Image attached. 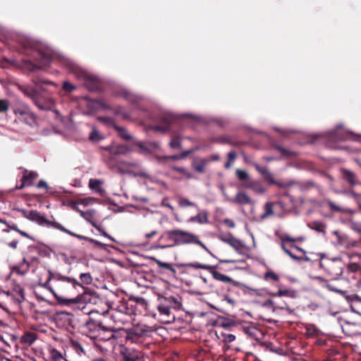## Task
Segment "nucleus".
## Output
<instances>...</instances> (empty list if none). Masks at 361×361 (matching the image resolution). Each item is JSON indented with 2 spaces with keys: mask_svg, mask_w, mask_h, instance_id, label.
I'll list each match as a JSON object with an SVG mask.
<instances>
[{
  "mask_svg": "<svg viewBox=\"0 0 361 361\" xmlns=\"http://www.w3.org/2000/svg\"><path fill=\"white\" fill-rule=\"evenodd\" d=\"M9 107V102L6 99H0V113L6 112Z\"/></svg>",
  "mask_w": 361,
  "mask_h": 361,
  "instance_id": "obj_52",
  "label": "nucleus"
},
{
  "mask_svg": "<svg viewBox=\"0 0 361 361\" xmlns=\"http://www.w3.org/2000/svg\"><path fill=\"white\" fill-rule=\"evenodd\" d=\"M168 239L173 242L171 245H159L161 249H166L173 246H179L182 245L194 244L198 245L202 247L212 257H216L207 247V246L199 239V237L193 233L180 229H173L166 231Z\"/></svg>",
  "mask_w": 361,
  "mask_h": 361,
  "instance_id": "obj_3",
  "label": "nucleus"
},
{
  "mask_svg": "<svg viewBox=\"0 0 361 361\" xmlns=\"http://www.w3.org/2000/svg\"><path fill=\"white\" fill-rule=\"evenodd\" d=\"M164 300L166 303H170V304L174 303V307H178L180 305V303L177 300V299L173 296L164 298Z\"/></svg>",
  "mask_w": 361,
  "mask_h": 361,
  "instance_id": "obj_54",
  "label": "nucleus"
},
{
  "mask_svg": "<svg viewBox=\"0 0 361 361\" xmlns=\"http://www.w3.org/2000/svg\"><path fill=\"white\" fill-rule=\"evenodd\" d=\"M115 114L121 116L123 118H128L129 117L128 113L126 112L122 107L118 106L114 110Z\"/></svg>",
  "mask_w": 361,
  "mask_h": 361,
  "instance_id": "obj_51",
  "label": "nucleus"
},
{
  "mask_svg": "<svg viewBox=\"0 0 361 361\" xmlns=\"http://www.w3.org/2000/svg\"><path fill=\"white\" fill-rule=\"evenodd\" d=\"M75 349L76 352H77L79 355H80V354H82V353H85V352H84V349H83L82 346L80 344H79V343H77V344L75 345Z\"/></svg>",
  "mask_w": 361,
  "mask_h": 361,
  "instance_id": "obj_63",
  "label": "nucleus"
},
{
  "mask_svg": "<svg viewBox=\"0 0 361 361\" xmlns=\"http://www.w3.org/2000/svg\"><path fill=\"white\" fill-rule=\"evenodd\" d=\"M314 226L313 227V229H314L315 231L319 232V233H324V229L322 228L323 227V224H321V223H318V222H314Z\"/></svg>",
  "mask_w": 361,
  "mask_h": 361,
  "instance_id": "obj_61",
  "label": "nucleus"
},
{
  "mask_svg": "<svg viewBox=\"0 0 361 361\" xmlns=\"http://www.w3.org/2000/svg\"><path fill=\"white\" fill-rule=\"evenodd\" d=\"M208 163L209 160L207 159H197L192 162V167L196 171L204 173Z\"/></svg>",
  "mask_w": 361,
  "mask_h": 361,
  "instance_id": "obj_25",
  "label": "nucleus"
},
{
  "mask_svg": "<svg viewBox=\"0 0 361 361\" xmlns=\"http://www.w3.org/2000/svg\"><path fill=\"white\" fill-rule=\"evenodd\" d=\"M121 354L124 361H139L140 360V353L133 348H122Z\"/></svg>",
  "mask_w": 361,
  "mask_h": 361,
  "instance_id": "obj_13",
  "label": "nucleus"
},
{
  "mask_svg": "<svg viewBox=\"0 0 361 361\" xmlns=\"http://www.w3.org/2000/svg\"><path fill=\"white\" fill-rule=\"evenodd\" d=\"M176 116L170 113V112H164L162 114L161 116V119L165 124H170L171 123L173 122L176 118Z\"/></svg>",
  "mask_w": 361,
  "mask_h": 361,
  "instance_id": "obj_35",
  "label": "nucleus"
},
{
  "mask_svg": "<svg viewBox=\"0 0 361 361\" xmlns=\"http://www.w3.org/2000/svg\"><path fill=\"white\" fill-rule=\"evenodd\" d=\"M114 128L116 130L118 135H119L120 137L125 140H129L131 139V135L124 128L119 126H115Z\"/></svg>",
  "mask_w": 361,
  "mask_h": 361,
  "instance_id": "obj_37",
  "label": "nucleus"
},
{
  "mask_svg": "<svg viewBox=\"0 0 361 361\" xmlns=\"http://www.w3.org/2000/svg\"><path fill=\"white\" fill-rule=\"evenodd\" d=\"M219 238L221 241L231 245L238 253H241V249L245 247L241 240L237 239L229 233L220 234Z\"/></svg>",
  "mask_w": 361,
  "mask_h": 361,
  "instance_id": "obj_12",
  "label": "nucleus"
},
{
  "mask_svg": "<svg viewBox=\"0 0 361 361\" xmlns=\"http://www.w3.org/2000/svg\"><path fill=\"white\" fill-rule=\"evenodd\" d=\"M30 269V265H25V268L19 267L18 266L13 267L12 268V271L16 273L18 275L24 276L25 275Z\"/></svg>",
  "mask_w": 361,
  "mask_h": 361,
  "instance_id": "obj_42",
  "label": "nucleus"
},
{
  "mask_svg": "<svg viewBox=\"0 0 361 361\" xmlns=\"http://www.w3.org/2000/svg\"><path fill=\"white\" fill-rule=\"evenodd\" d=\"M172 169L183 174L187 178L190 179L193 178V175L192 173H190L189 171H188L184 167H179V166H173Z\"/></svg>",
  "mask_w": 361,
  "mask_h": 361,
  "instance_id": "obj_41",
  "label": "nucleus"
},
{
  "mask_svg": "<svg viewBox=\"0 0 361 361\" xmlns=\"http://www.w3.org/2000/svg\"><path fill=\"white\" fill-rule=\"evenodd\" d=\"M157 309L161 315L169 317L171 314V310L167 304L161 303L157 307Z\"/></svg>",
  "mask_w": 361,
  "mask_h": 361,
  "instance_id": "obj_40",
  "label": "nucleus"
},
{
  "mask_svg": "<svg viewBox=\"0 0 361 361\" xmlns=\"http://www.w3.org/2000/svg\"><path fill=\"white\" fill-rule=\"evenodd\" d=\"M53 227H54L55 228L60 230L63 232H65L72 236L75 237V235H76V233H74L72 231L66 229L65 227H63L61 224H59L58 222H54Z\"/></svg>",
  "mask_w": 361,
  "mask_h": 361,
  "instance_id": "obj_45",
  "label": "nucleus"
},
{
  "mask_svg": "<svg viewBox=\"0 0 361 361\" xmlns=\"http://www.w3.org/2000/svg\"><path fill=\"white\" fill-rule=\"evenodd\" d=\"M256 170L262 175L263 177L270 183H274V177L271 173H270L267 166H261L256 162H250Z\"/></svg>",
  "mask_w": 361,
  "mask_h": 361,
  "instance_id": "obj_20",
  "label": "nucleus"
},
{
  "mask_svg": "<svg viewBox=\"0 0 361 361\" xmlns=\"http://www.w3.org/2000/svg\"><path fill=\"white\" fill-rule=\"evenodd\" d=\"M56 60L59 63L69 70L73 73L80 80L84 81L87 88L89 89V83L90 82V77L84 69L80 67L75 61L63 55H59L56 56Z\"/></svg>",
  "mask_w": 361,
  "mask_h": 361,
  "instance_id": "obj_7",
  "label": "nucleus"
},
{
  "mask_svg": "<svg viewBox=\"0 0 361 361\" xmlns=\"http://www.w3.org/2000/svg\"><path fill=\"white\" fill-rule=\"evenodd\" d=\"M104 149L113 155L126 154L130 152V149L124 145L116 146L109 145L106 147Z\"/></svg>",
  "mask_w": 361,
  "mask_h": 361,
  "instance_id": "obj_19",
  "label": "nucleus"
},
{
  "mask_svg": "<svg viewBox=\"0 0 361 361\" xmlns=\"http://www.w3.org/2000/svg\"><path fill=\"white\" fill-rule=\"evenodd\" d=\"M344 266L340 257L325 258L324 255H322L319 262V267L334 280H338L341 278Z\"/></svg>",
  "mask_w": 361,
  "mask_h": 361,
  "instance_id": "obj_6",
  "label": "nucleus"
},
{
  "mask_svg": "<svg viewBox=\"0 0 361 361\" xmlns=\"http://www.w3.org/2000/svg\"><path fill=\"white\" fill-rule=\"evenodd\" d=\"M80 278L82 283L89 284L90 283V274L89 273H84L81 274L80 276Z\"/></svg>",
  "mask_w": 361,
  "mask_h": 361,
  "instance_id": "obj_58",
  "label": "nucleus"
},
{
  "mask_svg": "<svg viewBox=\"0 0 361 361\" xmlns=\"http://www.w3.org/2000/svg\"><path fill=\"white\" fill-rule=\"evenodd\" d=\"M56 319L63 320L66 324H71L73 320V314L65 311H61L57 312Z\"/></svg>",
  "mask_w": 361,
  "mask_h": 361,
  "instance_id": "obj_29",
  "label": "nucleus"
},
{
  "mask_svg": "<svg viewBox=\"0 0 361 361\" xmlns=\"http://www.w3.org/2000/svg\"><path fill=\"white\" fill-rule=\"evenodd\" d=\"M153 259L159 267L166 269L167 270H169L172 273L176 274V271L171 264H169L168 262H162L159 259H157L156 258H154Z\"/></svg>",
  "mask_w": 361,
  "mask_h": 361,
  "instance_id": "obj_38",
  "label": "nucleus"
},
{
  "mask_svg": "<svg viewBox=\"0 0 361 361\" xmlns=\"http://www.w3.org/2000/svg\"><path fill=\"white\" fill-rule=\"evenodd\" d=\"M109 308L106 299L92 290V318L108 319Z\"/></svg>",
  "mask_w": 361,
  "mask_h": 361,
  "instance_id": "obj_8",
  "label": "nucleus"
},
{
  "mask_svg": "<svg viewBox=\"0 0 361 361\" xmlns=\"http://www.w3.org/2000/svg\"><path fill=\"white\" fill-rule=\"evenodd\" d=\"M91 242H92V245H94V246H97V247H101V248H102L104 250H106V248L108 247L107 244L104 243H101V242H99L98 240H96L92 239Z\"/></svg>",
  "mask_w": 361,
  "mask_h": 361,
  "instance_id": "obj_59",
  "label": "nucleus"
},
{
  "mask_svg": "<svg viewBox=\"0 0 361 361\" xmlns=\"http://www.w3.org/2000/svg\"><path fill=\"white\" fill-rule=\"evenodd\" d=\"M235 175L238 180L240 181H243L244 183H248V180H252V179L250 178V175L248 173L244 170L241 169H236L235 170Z\"/></svg>",
  "mask_w": 361,
  "mask_h": 361,
  "instance_id": "obj_32",
  "label": "nucleus"
},
{
  "mask_svg": "<svg viewBox=\"0 0 361 361\" xmlns=\"http://www.w3.org/2000/svg\"><path fill=\"white\" fill-rule=\"evenodd\" d=\"M96 194L101 197L106 196V190L103 187V183L97 179H92V195Z\"/></svg>",
  "mask_w": 361,
  "mask_h": 361,
  "instance_id": "obj_18",
  "label": "nucleus"
},
{
  "mask_svg": "<svg viewBox=\"0 0 361 361\" xmlns=\"http://www.w3.org/2000/svg\"><path fill=\"white\" fill-rule=\"evenodd\" d=\"M106 319L92 318V343L95 348L101 352L106 349L100 341L105 343L114 337L112 331L103 325Z\"/></svg>",
  "mask_w": 361,
  "mask_h": 361,
  "instance_id": "obj_4",
  "label": "nucleus"
},
{
  "mask_svg": "<svg viewBox=\"0 0 361 361\" xmlns=\"http://www.w3.org/2000/svg\"><path fill=\"white\" fill-rule=\"evenodd\" d=\"M92 111L93 110H103L108 108V106L103 102L92 99Z\"/></svg>",
  "mask_w": 361,
  "mask_h": 361,
  "instance_id": "obj_36",
  "label": "nucleus"
},
{
  "mask_svg": "<svg viewBox=\"0 0 361 361\" xmlns=\"http://www.w3.org/2000/svg\"><path fill=\"white\" fill-rule=\"evenodd\" d=\"M33 85H19V90L27 97L32 99L34 104L40 110H51L53 104L43 103L44 100L43 92L44 89L42 87V84L50 85L54 87H57V84L54 82L36 78L32 79Z\"/></svg>",
  "mask_w": 361,
  "mask_h": 361,
  "instance_id": "obj_2",
  "label": "nucleus"
},
{
  "mask_svg": "<svg viewBox=\"0 0 361 361\" xmlns=\"http://www.w3.org/2000/svg\"><path fill=\"white\" fill-rule=\"evenodd\" d=\"M119 94L130 102H135L138 99L136 95L124 88L121 89V92Z\"/></svg>",
  "mask_w": 361,
  "mask_h": 361,
  "instance_id": "obj_34",
  "label": "nucleus"
},
{
  "mask_svg": "<svg viewBox=\"0 0 361 361\" xmlns=\"http://www.w3.org/2000/svg\"><path fill=\"white\" fill-rule=\"evenodd\" d=\"M189 222H197L200 224H206L208 222V216L207 213L205 211H202L199 212L197 215L194 216H191L189 220Z\"/></svg>",
  "mask_w": 361,
  "mask_h": 361,
  "instance_id": "obj_27",
  "label": "nucleus"
},
{
  "mask_svg": "<svg viewBox=\"0 0 361 361\" xmlns=\"http://www.w3.org/2000/svg\"><path fill=\"white\" fill-rule=\"evenodd\" d=\"M221 338L224 343H231L235 339V336L233 334H221Z\"/></svg>",
  "mask_w": 361,
  "mask_h": 361,
  "instance_id": "obj_50",
  "label": "nucleus"
},
{
  "mask_svg": "<svg viewBox=\"0 0 361 361\" xmlns=\"http://www.w3.org/2000/svg\"><path fill=\"white\" fill-rule=\"evenodd\" d=\"M103 138L104 137L99 133L98 130L94 128L92 129V142H97L102 140Z\"/></svg>",
  "mask_w": 361,
  "mask_h": 361,
  "instance_id": "obj_48",
  "label": "nucleus"
},
{
  "mask_svg": "<svg viewBox=\"0 0 361 361\" xmlns=\"http://www.w3.org/2000/svg\"><path fill=\"white\" fill-rule=\"evenodd\" d=\"M66 281L70 283H73V286L75 288L77 286H80L82 289H84V292L82 294L78 295L75 298L67 299L61 296H58L55 295V298L57 300L58 302L61 305H71L72 304H76L78 305V308L83 311L87 314H90V311H86V306L87 303L90 301V291L86 288H85L79 282H78L75 279L70 277H66Z\"/></svg>",
  "mask_w": 361,
  "mask_h": 361,
  "instance_id": "obj_5",
  "label": "nucleus"
},
{
  "mask_svg": "<svg viewBox=\"0 0 361 361\" xmlns=\"http://www.w3.org/2000/svg\"><path fill=\"white\" fill-rule=\"evenodd\" d=\"M89 204L88 199H82L76 203L77 209L81 213V215L87 221L90 222V213L87 210V212H84L81 210L80 207H85Z\"/></svg>",
  "mask_w": 361,
  "mask_h": 361,
  "instance_id": "obj_26",
  "label": "nucleus"
},
{
  "mask_svg": "<svg viewBox=\"0 0 361 361\" xmlns=\"http://www.w3.org/2000/svg\"><path fill=\"white\" fill-rule=\"evenodd\" d=\"M76 90V86L70 82L68 80L63 82L61 86V94L63 95H68Z\"/></svg>",
  "mask_w": 361,
  "mask_h": 361,
  "instance_id": "obj_30",
  "label": "nucleus"
},
{
  "mask_svg": "<svg viewBox=\"0 0 361 361\" xmlns=\"http://www.w3.org/2000/svg\"><path fill=\"white\" fill-rule=\"evenodd\" d=\"M243 188L245 189H251L253 192L258 194H262L265 191V188L262 184L255 180H248V183H244L242 185Z\"/></svg>",
  "mask_w": 361,
  "mask_h": 361,
  "instance_id": "obj_17",
  "label": "nucleus"
},
{
  "mask_svg": "<svg viewBox=\"0 0 361 361\" xmlns=\"http://www.w3.org/2000/svg\"><path fill=\"white\" fill-rule=\"evenodd\" d=\"M327 203H328L330 209H331V211H333V212H343V209L341 207L337 206L332 201L328 200Z\"/></svg>",
  "mask_w": 361,
  "mask_h": 361,
  "instance_id": "obj_57",
  "label": "nucleus"
},
{
  "mask_svg": "<svg viewBox=\"0 0 361 361\" xmlns=\"http://www.w3.org/2000/svg\"><path fill=\"white\" fill-rule=\"evenodd\" d=\"M92 92L103 90L104 82L97 76L92 75Z\"/></svg>",
  "mask_w": 361,
  "mask_h": 361,
  "instance_id": "obj_31",
  "label": "nucleus"
},
{
  "mask_svg": "<svg viewBox=\"0 0 361 361\" xmlns=\"http://www.w3.org/2000/svg\"><path fill=\"white\" fill-rule=\"evenodd\" d=\"M78 110L84 115L90 114V99L87 97H80L77 101Z\"/></svg>",
  "mask_w": 361,
  "mask_h": 361,
  "instance_id": "obj_16",
  "label": "nucleus"
},
{
  "mask_svg": "<svg viewBox=\"0 0 361 361\" xmlns=\"http://www.w3.org/2000/svg\"><path fill=\"white\" fill-rule=\"evenodd\" d=\"M235 158H236V154L235 153V152L231 151V152H228V160L226 163H225L224 167L226 169H229L231 166V165L233 164Z\"/></svg>",
  "mask_w": 361,
  "mask_h": 361,
  "instance_id": "obj_44",
  "label": "nucleus"
},
{
  "mask_svg": "<svg viewBox=\"0 0 361 361\" xmlns=\"http://www.w3.org/2000/svg\"><path fill=\"white\" fill-rule=\"evenodd\" d=\"M226 200L231 203L248 204L251 202L250 197L244 192H238L235 198L226 197Z\"/></svg>",
  "mask_w": 361,
  "mask_h": 361,
  "instance_id": "obj_15",
  "label": "nucleus"
},
{
  "mask_svg": "<svg viewBox=\"0 0 361 361\" xmlns=\"http://www.w3.org/2000/svg\"><path fill=\"white\" fill-rule=\"evenodd\" d=\"M243 331L245 334L255 340L261 335L260 331L253 325H248L243 326Z\"/></svg>",
  "mask_w": 361,
  "mask_h": 361,
  "instance_id": "obj_23",
  "label": "nucleus"
},
{
  "mask_svg": "<svg viewBox=\"0 0 361 361\" xmlns=\"http://www.w3.org/2000/svg\"><path fill=\"white\" fill-rule=\"evenodd\" d=\"M265 212L261 215V219H265L274 214L273 203L267 202L264 205Z\"/></svg>",
  "mask_w": 361,
  "mask_h": 361,
  "instance_id": "obj_39",
  "label": "nucleus"
},
{
  "mask_svg": "<svg viewBox=\"0 0 361 361\" xmlns=\"http://www.w3.org/2000/svg\"><path fill=\"white\" fill-rule=\"evenodd\" d=\"M136 145L140 148V152L144 154L150 153L154 149L159 147L158 144L156 142L142 143L138 142L136 143Z\"/></svg>",
  "mask_w": 361,
  "mask_h": 361,
  "instance_id": "obj_24",
  "label": "nucleus"
},
{
  "mask_svg": "<svg viewBox=\"0 0 361 361\" xmlns=\"http://www.w3.org/2000/svg\"><path fill=\"white\" fill-rule=\"evenodd\" d=\"M169 145L171 148L176 149V148H180L181 147V143L180 140L178 137H173L171 142H169Z\"/></svg>",
  "mask_w": 361,
  "mask_h": 361,
  "instance_id": "obj_49",
  "label": "nucleus"
},
{
  "mask_svg": "<svg viewBox=\"0 0 361 361\" xmlns=\"http://www.w3.org/2000/svg\"><path fill=\"white\" fill-rule=\"evenodd\" d=\"M178 204L182 207L194 206V207L198 208L197 206L195 203L190 202V200H188V199L184 198V197H180L179 199Z\"/></svg>",
  "mask_w": 361,
  "mask_h": 361,
  "instance_id": "obj_47",
  "label": "nucleus"
},
{
  "mask_svg": "<svg viewBox=\"0 0 361 361\" xmlns=\"http://www.w3.org/2000/svg\"><path fill=\"white\" fill-rule=\"evenodd\" d=\"M213 278L217 281L224 282V283H231L234 286H238L239 284L238 282L233 280L231 277L221 274V272H219L217 271H210Z\"/></svg>",
  "mask_w": 361,
  "mask_h": 361,
  "instance_id": "obj_21",
  "label": "nucleus"
},
{
  "mask_svg": "<svg viewBox=\"0 0 361 361\" xmlns=\"http://www.w3.org/2000/svg\"><path fill=\"white\" fill-rule=\"evenodd\" d=\"M264 279L266 280L271 279L274 281H278L279 280V276L272 271H268L264 274Z\"/></svg>",
  "mask_w": 361,
  "mask_h": 361,
  "instance_id": "obj_53",
  "label": "nucleus"
},
{
  "mask_svg": "<svg viewBox=\"0 0 361 361\" xmlns=\"http://www.w3.org/2000/svg\"><path fill=\"white\" fill-rule=\"evenodd\" d=\"M37 339L36 334L32 332H26L20 338V343L27 345H31Z\"/></svg>",
  "mask_w": 361,
  "mask_h": 361,
  "instance_id": "obj_28",
  "label": "nucleus"
},
{
  "mask_svg": "<svg viewBox=\"0 0 361 361\" xmlns=\"http://www.w3.org/2000/svg\"><path fill=\"white\" fill-rule=\"evenodd\" d=\"M343 178L351 186L361 185V182L357 180L356 174L350 170L342 169L341 170Z\"/></svg>",
  "mask_w": 361,
  "mask_h": 361,
  "instance_id": "obj_14",
  "label": "nucleus"
},
{
  "mask_svg": "<svg viewBox=\"0 0 361 361\" xmlns=\"http://www.w3.org/2000/svg\"><path fill=\"white\" fill-rule=\"evenodd\" d=\"M24 216L30 221L36 222L40 226H53L54 222L47 220L36 210L23 211Z\"/></svg>",
  "mask_w": 361,
  "mask_h": 361,
  "instance_id": "obj_11",
  "label": "nucleus"
},
{
  "mask_svg": "<svg viewBox=\"0 0 361 361\" xmlns=\"http://www.w3.org/2000/svg\"><path fill=\"white\" fill-rule=\"evenodd\" d=\"M181 266L193 268V269H204V270H210L211 269H212V267H211L210 265L201 264L199 262L188 263V264H183Z\"/></svg>",
  "mask_w": 361,
  "mask_h": 361,
  "instance_id": "obj_33",
  "label": "nucleus"
},
{
  "mask_svg": "<svg viewBox=\"0 0 361 361\" xmlns=\"http://www.w3.org/2000/svg\"><path fill=\"white\" fill-rule=\"evenodd\" d=\"M22 46L26 54L31 55L32 59L35 61L34 63L31 60H24L23 66L26 70L35 72L43 67L49 66L51 63L54 57L52 50L41 42L28 38L24 39Z\"/></svg>",
  "mask_w": 361,
  "mask_h": 361,
  "instance_id": "obj_1",
  "label": "nucleus"
},
{
  "mask_svg": "<svg viewBox=\"0 0 361 361\" xmlns=\"http://www.w3.org/2000/svg\"><path fill=\"white\" fill-rule=\"evenodd\" d=\"M281 248L288 256H290L291 259L294 260H299L301 259L300 257H298L293 254L286 247L284 239H281Z\"/></svg>",
  "mask_w": 361,
  "mask_h": 361,
  "instance_id": "obj_46",
  "label": "nucleus"
},
{
  "mask_svg": "<svg viewBox=\"0 0 361 361\" xmlns=\"http://www.w3.org/2000/svg\"><path fill=\"white\" fill-rule=\"evenodd\" d=\"M37 188H48V184L47 183L46 181L43 180H40L37 184Z\"/></svg>",
  "mask_w": 361,
  "mask_h": 361,
  "instance_id": "obj_64",
  "label": "nucleus"
},
{
  "mask_svg": "<svg viewBox=\"0 0 361 361\" xmlns=\"http://www.w3.org/2000/svg\"><path fill=\"white\" fill-rule=\"evenodd\" d=\"M360 137L359 135H354L352 131L344 130L343 126L339 125L336 129L332 132H329L328 135V145L332 147L331 142L343 141L347 140H358Z\"/></svg>",
  "mask_w": 361,
  "mask_h": 361,
  "instance_id": "obj_9",
  "label": "nucleus"
},
{
  "mask_svg": "<svg viewBox=\"0 0 361 361\" xmlns=\"http://www.w3.org/2000/svg\"><path fill=\"white\" fill-rule=\"evenodd\" d=\"M13 113L19 120L25 122L28 126H33L35 125V116L27 105L19 104L13 109Z\"/></svg>",
  "mask_w": 361,
  "mask_h": 361,
  "instance_id": "obj_10",
  "label": "nucleus"
},
{
  "mask_svg": "<svg viewBox=\"0 0 361 361\" xmlns=\"http://www.w3.org/2000/svg\"><path fill=\"white\" fill-rule=\"evenodd\" d=\"M274 147H275V149L279 150L281 153V154L284 157H290L295 156L296 154L295 152L286 149L279 145H275Z\"/></svg>",
  "mask_w": 361,
  "mask_h": 361,
  "instance_id": "obj_43",
  "label": "nucleus"
},
{
  "mask_svg": "<svg viewBox=\"0 0 361 361\" xmlns=\"http://www.w3.org/2000/svg\"><path fill=\"white\" fill-rule=\"evenodd\" d=\"M92 226H94L96 228V229L99 232L101 233V234L106 237V238H108L109 240H112V241H115L114 238H112L111 236L109 235L104 230H103L101 226H98L97 225H95L92 221Z\"/></svg>",
  "mask_w": 361,
  "mask_h": 361,
  "instance_id": "obj_56",
  "label": "nucleus"
},
{
  "mask_svg": "<svg viewBox=\"0 0 361 361\" xmlns=\"http://www.w3.org/2000/svg\"><path fill=\"white\" fill-rule=\"evenodd\" d=\"M17 291H18V293L19 294V295L20 296V298H21V299L19 300V302H22V301H23L25 300L24 290H23V288H22L20 287H18L17 288Z\"/></svg>",
  "mask_w": 361,
  "mask_h": 361,
  "instance_id": "obj_62",
  "label": "nucleus"
},
{
  "mask_svg": "<svg viewBox=\"0 0 361 361\" xmlns=\"http://www.w3.org/2000/svg\"><path fill=\"white\" fill-rule=\"evenodd\" d=\"M51 356L52 359L55 361H59L61 359H63V355L61 352L59 350L54 349L51 353Z\"/></svg>",
  "mask_w": 361,
  "mask_h": 361,
  "instance_id": "obj_55",
  "label": "nucleus"
},
{
  "mask_svg": "<svg viewBox=\"0 0 361 361\" xmlns=\"http://www.w3.org/2000/svg\"><path fill=\"white\" fill-rule=\"evenodd\" d=\"M275 295H278L280 297L286 296V295L291 296L292 294H291V291H290L289 290H279V292L275 294Z\"/></svg>",
  "mask_w": 361,
  "mask_h": 361,
  "instance_id": "obj_60",
  "label": "nucleus"
},
{
  "mask_svg": "<svg viewBox=\"0 0 361 361\" xmlns=\"http://www.w3.org/2000/svg\"><path fill=\"white\" fill-rule=\"evenodd\" d=\"M37 176V174L35 172L30 171L28 172L27 170H25L24 174L22 178L23 183L20 186L18 187V189H22L25 187V185H31L32 180H35Z\"/></svg>",
  "mask_w": 361,
  "mask_h": 361,
  "instance_id": "obj_22",
  "label": "nucleus"
}]
</instances>
